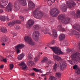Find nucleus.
Segmentation results:
<instances>
[{
    "mask_svg": "<svg viewBox=\"0 0 80 80\" xmlns=\"http://www.w3.org/2000/svg\"><path fill=\"white\" fill-rule=\"evenodd\" d=\"M58 18L59 20L61 21V22L63 24H68L70 22V18H66L65 16L63 14H61L58 17Z\"/></svg>",
    "mask_w": 80,
    "mask_h": 80,
    "instance_id": "obj_1",
    "label": "nucleus"
},
{
    "mask_svg": "<svg viewBox=\"0 0 80 80\" xmlns=\"http://www.w3.org/2000/svg\"><path fill=\"white\" fill-rule=\"evenodd\" d=\"M50 48L54 52V53L58 55H63L64 52L62 51L61 49L58 47H51Z\"/></svg>",
    "mask_w": 80,
    "mask_h": 80,
    "instance_id": "obj_2",
    "label": "nucleus"
},
{
    "mask_svg": "<svg viewBox=\"0 0 80 80\" xmlns=\"http://www.w3.org/2000/svg\"><path fill=\"white\" fill-rule=\"evenodd\" d=\"M59 13L60 11L58 10V8H54L51 9L50 12V14L51 17H56L58 16V15L59 14Z\"/></svg>",
    "mask_w": 80,
    "mask_h": 80,
    "instance_id": "obj_3",
    "label": "nucleus"
},
{
    "mask_svg": "<svg viewBox=\"0 0 80 80\" xmlns=\"http://www.w3.org/2000/svg\"><path fill=\"white\" fill-rule=\"evenodd\" d=\"M33 14L34 17L37 19H41L43 17V13L39 11L35 10L33 12Z\"/></svg>",
    "mask_w": 80,
    "mask_h": 80,
    "instance_id": "obj_4",
    "label": "nucleus"
},
{
    "mask_svg": "<svg viewBox=\"0 0 80 80\" xmlns=\"http://www.w3.org/2000/svg\"><path fill=\"white\" fill-rule=\"evenodd\" d=\"M24 40L28 42L31 45H35V42L32 40V39L30 37L26 36L24 37Z\"/></svg>",
    "mask_w": 80,
    "mask_h": 80,
    "instance_id": "obj_5",
    "label": "nucleus"
},
{
    "mask_svg": "<svg viewBox=\"0 0 80 80\" xmlns=\"http://www.w3.org/2000/svg\"><path fill=\"white\" fill-rule=\"evenodd\" d=\"M58 66L61 70H63L67 68V65L65 62L62 61L59 63Z\"/></svg>",
    "mask_w": 80,
    "mask_h": 80,
    "instance_id": "obj_6",
    "label": "nucleus"
},
{
    "mask_svg": "<svg viewBox=\"0 0 80 80\" xmlns=\"http://www.w3.org/2000/svg\"><path fill=\"white\" fill-rule=\"evenodd\" d=\"M40 35V33L38 31H35L32 34V38L35 41L38 40V37Z\"/></svg>",
    "mask_w": 80,
    "mask_h": 80,
    "instance_id": "obj_7",
    "label": "nucleus"
},
{
    "mask_svg": "<svg viewBox=\"0 0 80 80\" xmlns=\"http://www.w3.org/2000/svg\"><path fill=\"white\" fill-rule=\"evenodd\" d=\"M20 21L19 20H13L12 22H9L8 23V25L9 27H13L15 25H16L17 23H20Z\"/></svg>",
    "mask_w": 80,
    "mask_h": 80,
    "instance_id": "obj_8",
    "label": "nucleus"
},
{
    "mask_svg": "<svg viewBox=\"0 0 80 80\" xmlns=\"http://www.w3.org/2000/svg\"><path fill=\"white\" fill-rule=\"evenodd\" d=\"M8 0H2L0 2V7L2 8H4V6H6L8 4Z\"/></svg>",
    "mask_w": 80,
    "mask_h": 80,
    "instance_id": "obj_9",
    "label": "nucleus"
},
{
    "mask_svg": "<svg viewBox=\"0 0 80 80\" xmlns=\"http://www.w3.org/2000/svg\"><path fill=\"white\" fill-rule=\"evenodd\" d=\"M13 5L11 2H9L6 7V10L8 12H11L12 11Z\"/></svg>",
    "mask_w": 80,
    "mask_h": 80,
    "instance_id": "obj_10",
    "label": "nucleus"
},
{
    "mask_svg": "<svg viewBox=\"0 0 80 80\" xmlns=\"http://www.w3.org/2000/svg\"><path fill=\"white\" fill-rule=\"evenodd\" d=\"M34 24V20H29L28 21V22L26 24V27L28 28H30V27L33 25Z\"/></svg>",
    "mask_w": 80,
    "mask_h": 80,
    "instance_id": "obj_11",
    "label": "nucleus"
},
{
    "mask_svg": "<svg viewBox=\"0 0 80 80\" xmlns=\"http://www.w3.org/2000/svg\"><path fill=\"white\" fill-rule=\"evenodd\" d=\"M19 66H21V67L22 68L23 70H26L28 69L27 66L24 62H22L21 63L18 64Z\"/></svg>",
    "mask_w": 80,
    "mask_h": 80,
    "instance_id": "obj_12",
    "label": "nucleus"
},
{
    "mask_svg": "<svg viewBox=\"0 0 80 80\" xmlns=\"http://www.w3.org/2000/svg\"><path fill=\"white\" fill-rule=\"evenodd\" d=\"M60 7L61 9L63 12H65L67 11V5H65V4H62L60 6Z\"/></svg>",
    "mask_w": 80,
    "mask_h": 80,
    "instance_id": "obj_13",
    "label": "nucleus"
},
{
    "mask_svg": "<svg viewBox=\"0 0 80 80\" xmlns=\"http://www.w3.org/2000/svg\"><path fill=\"white\" fill-rule=\"evenodd\" d=\"M72 33L73 35H74L75 37L78 38L80 37V34H79V32L74 29L72 30Z\"/></svg>",
    "mask_w": 80,
    "mask_h": 80,
    "instance_id": "obj_14",
    "label": "nucleus"
},
{
    "mask_svg": "<svg viewBox=\"0 0 80 80\" xmlns=\"http://www.w3.org/2000/svg\"><path fill=\"white\" fill-rule=\"evenodd\" d=\"M14 8L15 11H18L20 10V5L18 2H15L14 3Z\"/></svg>",
    "mask_w": 80,
    "mask_h": 80,
    "instance_id": "obj_15",
    "label": "nucleus"
},
{
    "mask_svg": "<svg viewBox=\"0 0 80 80\" xmlns=\"http://www.w3.org/2000/svg\"><path fill=\"white\" fill-rule=\"evenodd\" d=\"M2 41V43H7V42H8V44L9 43H10V39H9L7 37L3 38Z\"/></svg>",
    "mask_w": 80,
    "mask_h": 80,
    "instance_id": "obj_16",
    "label": "nucleus"
},
{
    "mask_svg": "<svg viewBox=\"0 0 80 80\" xmlns=\"http://www.w3.org/2000/svg\"><path fill=\"white\" fill-rule=\"evenodd\" d=\"M73 28L79 32H80V26L78 24H74L73 26Z\"/></svg>",
    "mask_w": 80,
    "mask_h": 80,
    "instance_id": "obj_17",
    "label": "nucleus"
},
{
    "mask_svg": "<svg viewBox=\"0 0 80 80\" xmlns=\"http://www.w3.org/2000/svg\"><path fill=\"white\" fill-rule=\"evenodd\" d=\"M28 6L30 8H35V4L31 1H29V2Z\"/></svg>",
    "mask_w": 80,
    "mask_h": 80,
    "instance_id": "obj_18",
    "label": "nucleus"
},
{
    "mask_svg": "<svg viewBox=\"0 0 80 80\" xmlns=\"http://www.w3.org/2000/svg\"><path fill=\"white\" fill-rule=\"evenodd\" d=\"M40 26L38 24H36L34 25L32 27V30H39L41 28Z\"/></svg>",
    "mask_w": 80,
    "mask_h": 80,
    "instance_id": "obj_19",
    "label": "nucleus"
},
{
    "mask_svg": "<svg viewBox=\"0 0 80 80\" xmlns=\"http://www.w3.org/2000/svg\"><path fill=\"white\" fill-rule=\"evenodd\" d=\"M53 33L52 37L54 38H55L57 37V32L56 31V29H54L52 30Z\"/></svg>",
    "mask_w": 80,
    "mask_h": 80,
    "instance_id": "obj_20",
    "label": "nucleus"
},
{
    "mask_svg": "<svg viewBox=\"0 0 80 80\" xmlns=\"http://www.w3.org/2000/svg\"><path fill=\"white\" fill-rule=\"evenodd\" d=\"M65 38V35L63 34H61L59 36V41H62Z\"/></svg>",
    "mask_w": 80,
    "mask_h": 80,
    "instance_id": "obj_21",
    "label": "nucleus"
},
{
    "mask_svg": "<svg viewBox=\"0 0 80 80\" xmlns=\"http://www.w3.org/2000/svg\"><path fill=\"white\" fill-rule=\"evenodd\" d=\"M18 1L23 6H25L27 5L26 0H18Z\"/></svg>",
    "mask_w": 80,
    "mask_h": 80,
    "instance_id": "obj_22",
    "label": "nucleus"
},
{
    "mask_svg": "<svg viewBox=\"0 0 80 80\" xmlns=\"http://www.w3.org/2000/svg\"><path fill=\"white\" fill-rule=\"evenodd\" d=\"M67 3L68 4H69V5H71L73 7H75V3L74 2L73 0H70L68 1L67 2Z\"/></svg>",
    "mask_w": 80,
    "mask_h": 80,
    "instance_id": "obj_23",
    "label": "nucleus"
},
{
    "mask_svg": "<svg viewBox=\"0 0 80 80\" xmlns=\"http://www.w3.org/2000/svg\"><path fill=\"white\" fill-rule=\"evenodd\" d=\"M50 31L49 29L46 28H44L42 30V31L44 33V34H48V33Z\"/></svg>",
    "mask_w": 80,
    "mask_h": 80,
    "instance_id": "obj_24",
    "label": "nucleus"
},
{
    "mask_svg": "<svg viewBox=\"0 0 80 80\" xmlns=\"http://www.w3.org/2000/svg\"><path fill=\"white\" fill-rule=\"evenodd\" d=\"M54 59L56 61H60L61 59L60 57L56 55H54L53 56Z\"/></svg>",
    "mask_w": 80,
    "mask_h": 80,
    "instance_id": "obj_25",
    "label": "nucleus"
},
{
    "mask_svg": "<svg viewBox=\"0 0 80 80\" xmlns=\"http://www.w3.org/2000/svg\"><path fill=\"white\" fill-rule=\"evenodd\" d=\"M25 46L24 45L22 44H18V45L15 47V48H17L19 49H22V48H23Z\"/></svg>",
    "mask_w": 80,
    "mask_h": 80,
    "instance_id": "obj_26",
    "label": "nucleus"
},
{
    "mask_svg": "<svg viewBox=\"0 0 80 80\" xmlns=\"http://www.w3.org/2000/svg\"><path fill=\"white\" fill-rule=\"evenodd\" d=\"M0 31L1 32H2V33H6L7 32V29L6 28L2 27L1 28Z\"/></svg>",
    "mask_w": 80,
    "mask_h": 80,
    "instance_id": "obj_27",
    "label": "nucleus"
},
{
    "mask_svg": "<svg viewBox=\"0 0 80 80\" xmlns=\"http://www.w3.org/2000/svg\"><path fill=\"white\" fill-rule=\"evenodd\" d=\"M24 56H25V54L22 53L18 56V60H22L24 57Z\"/></svg>",
    "mask_w": 80,
    "mask_h": 80,
    "instance_id": "obj_28",
    "label": "nucleus"
},
{
    "mask_svg": "<svg viewBox=\"0 0 80 80\" xmlns=\"http://www.w3.org/2000/svg\"><path fill=\"white\" fill-rule=\"evenodd\" d=\"M6 20V18L5 16H0V20L1 22H5Z\"/></svg>",
    "mask_w": 80,
    "mask_h": 80,
    "instance_id": "obj_29",
    "label": "nucleus"
},
{
    "mask_svg": "<svg viewBox=\"0 0 80 80\" xmlns=\"http://www.w3.org/2000/svg\"><path fill=\"white\" fill-rule=\"evenodd\" d=\"M75 52H74V50H72L71 49H69L68 50V53L71 54L72 53L71 56V59H72V60L73 59H72V57H71V56H72V55H73V54H74V53H75Z\"/></svg>",
    "mask_w": 80,
    "mask_h": 80,
    "instance_id": "obj_30",
    "label": "nucleus"
},
{
    "mask_svg": "<svg viewBox=\"0 0 80 80\" xmlns=\"http://www.w3.org/2000/svg\"><path fill=\"white\" fill-rule=\"evenodd\" d=\"M48 58L46 57H45L43 60H42L41 61V62L42 63H45V62H48Z\"/></svg>",
    "mask_w": 80,
    "mask_h": 80,
    "instance_id": "obj_31",
    "label": "nucleus"
},
{
    "mask_svg": "<svg viewBox=\"0 0 80 80\" xmlns=\"http://www.w3.org/2000/svg\"><path fill=\"white\" fill-rule=\"evenodd\" d=\"M57 65H58V64L57 63V62H55L53 67V69L54 72L56 71L57 68Z\"/></svg>",
    "mask_w": 80,
    "mask_h": 80,
    "instance_id": "obj_32",
    "label": "nucleus"
},
{
    "mask_svg": "<svg viewBox=\"0 0 80 80\" xmlns=\"http://www.w3.org/2000/svg\"><path fill=\"white\" fill-rule=\"evenodd\" d=\"M68 44V42L67 41H64L63 42L61 43V45H63V46H65V45H67Z\"/></svg>",
    "mask_w": 80,
    "mask_h": 80,
    "instance_id": "obj_33",
    "label": "nucleus"
},
{
    "mask_svg": "<svg viewBox=\"0 0 80 80\" xmlns=\"http://www.w3.org/2000/svg\"><path fill=\"white\" fill-rule=\"evenodd\" d=\"M40 55H38V56H37L34 58V60L35 62H38L40 58Z\"/></svg>",
    "mask_w": 80,
    "mask_h": 80,
    "instance_id": "obj_34",
    "label": "nucleus"
},
{
    "mask_svg": "<svg viewBox=\"0 0 80 80\" xmlns=\"http://www.w3.org/2000/svg\"><path fill=\"white\" fill-rule=\"evenodd\" d=\"M76 16L77 17H78V18H80V11L78 10L77 11L76 14Z\"/></svg>",
    "mask_w": 80,
    "mask_h": 80,
    "instance_id": "obj_35",
    "label": "nucleus"
},
{
    "mask_svg": "<svg viewBox=\"0 0 80 80\" xmlns=\"http://www.w3.org/2000/svg\"><path fill=\"white\" fill-rule=\"evenodd\" d=\"M56 75L58 78H61V73L60 72H57L56 74Z\"/></svg>",
    "mask_w": 80,
    "mask_h": 80,
    "instance_id": "obj_36",
    "label": "nucleus"
},
{
    "mask_svg": "<svg viewBox=\"0 0 80 80\" xmlns=\"http://www.w3.org/2000/svg\"><path fill=\"white\" fill-rule=\"evenodd\" d=\"M49 80H57V78L53 76H50Z\"/></svg>",
    "mask_w": 80,
    "mask_h": 80,
    "instance_id": "obj_37",
    "label": "nucleus"
},
{
    "mask_svg": "<svg viewBox=\"0 0 80 80\" xmlns=\"http://www.w3.org/2000/svg\"><path fill=\"white\" fill-rule=\"evenodd\" d=\"M76 73L78 75H80V68H77L76 69Z\"/></svg>",
    "mask_w": 80,
    "mask_h": 80,
    "instance_id": "obj_38",
    "label": "nucleus"
},
{
    "mask_svg": "<svg viewBox=\"0 0 80 80\" xmlns=\"http://www.w3.org/2000/svg\"><path fill=\"white\" fill-rule=\"evenodd\" d=\"M62 25H58V26L57 28V29L59 31H60V30H62Z\"/></svg>",
    "mask_w": 80,
    "mask_h": 80,
    "instance_id": "obj_39",
    "label": "nucleus"
},
{
    "mask_svg": "<svg viewBox=\"0 0 80 80\" xmlns=\"http://www.w3.org/2000/svg\"><path fill=\"white\" fill-rule=\"evenodd\" d=\"M32 69L33 70L36 72H40V69H38L35 68H33Z\"/></svg>",
    "mask_w": 80,
    "mask_h": 80,
    "instance_id": "obj_40",
    "label": "nucleus"
},
{
    "mask_svg": "<svg viewBox=\"0 0 80 80\" xmlns=\"http://www.w3.org/2000/svg\"><path fill=\"white\" fill-rule=\"evenodd\" d=\"M14 28L16 30H18V29H20V27L19 26H14Z\"/></svg>",
    "mask_w": 80,
    "mask_h": 80,
    "instance_id": "obj_41",
    "label": "nucleus"
},
{
    "mask_svg": "<svg viewBox=\"0 0 80 80\" xmlns=\"http://www.w3.org/2000/svg\"><path fill=\"white\" fill-rule=\"evenodd\" d=\"M48 3L49 5H52V2L50 0H48Z\"/></svg>",
    "mask_w": 80,
    "mask_h": 80,
    "instance_id": "obj_42",
    "label": "nucleus"
},
{
    "mask_svg": "<svg viewBox=\"0 0 80 80\" xmlns=\"http://www.w3.org/2000/svg\"><path fill=\"white\" fill-rule=\"evenodd\" d=\"M10 67L11 70H12V69L13 68V67H14L13 64H11L10 65Z\"/></svg>",
    "mask_w": 80,
    "mask_h": 80,
    "instance_id": "obj_43",
    "label": "nucleus"
},
{
    "mask_svg": "<svg viewBox=\"0 0 80 80\" xmlns=\"http://www.w3.org/2000/svg\"><path fill=\"white\" fill-rule=\"evenodd\" d=\"M15 48L16 49L17 54L19 53H20V49L18 48Z\"/></svg>",
    "mask_w": 80,
    "mask_h": 80,
    "instance_id": "obj_44",
    "label": "nucleus"
},
{
    "mask_svg": "<svg viewBox=\"0 0 80 80\" xmlns=\"http://www.w3.org/2000/svg\"><path fill=\"white\" fill-rule=\"evenodd\" d=\"M28 62L29 63H30V64H31V65H33L34 64V62H33V61H29Z\"/></svg>",
    "mask_w": 80,
    "mask_h": 80,
    "instance_id": "obj_45",
    "label": "nucleus"
},
{
    "mask_svg": "<svg viewBox=\"0 0 80 80\" xmlns=\"http://www.w3.org/2000/svg\"><path fill=\"white\" fill-rule=\"evenodd\" d=\"M77 67H78V66L77 65H75L73 66V69H74L75 70L76 68H77Z\"/></svg>",
    "mask_w": 80,
    "mask_h": 80,
    "instance_id": "obj_46",
    "label": "nucleus"
},
{
    "mask_svg": "<svg viewBox=\"0 0 80 80\" xmlns=\"http://www.w3.org/2000/svg\"><path fill=\"white\" fill-rule=\"evenodd\" d=\"M19 17L20 19H22V21H23V20H24V17L22 16H20Z\"/></svg>",
    "mask_w": 80,
    "mask_h": 80,
    "instance_id": "obj_47",
    "label": "nucleus"
},
{
    "mask_svg": "<svg viewBox=\"0 0 80 80\" xmlns=\"http://www.w3.org/2000/svg\"><path fill=\"white\" fill-rule=\"evenodd\" d=\"M4 58L3 57V56H1L0 57V61H1V62H3V60Z\"/></svg>",
    "mask_w": 80,
    "mask_h": 80,
    "instance_id": "obj_48",
    "label": "nucleus"
},
{
    "mask_svg": "<svg viewBox=\"0 0 80 80\" xmlns=\"http://www.w3.org/2000/svg\"><path fill=\"white\" fill-rule=\"evenodd\" d=\"M67 5L68 8H72V6L70 5L71 4H68L67 3Z\"/></svg>",
    "mask_w": 80,
    "mask_h": 80,
    "instance_id": "obj_49",
    "label": "nucleus"
},
{
    "mask_svg": "<svg viewBox=\"0 0 80 80\" xmlns=\"http://www.w3.org/2000/svg\"><path fill=\"white\" fill-rule=\"evenodd\" d=\"M70 15H72L75 14V13L72 11H71L70 12Z\"/></svg>",
    "mask_w": 80,
    "mask_h": 80,
    "instance_id": "obj_50",
    "label": "nucleus"
},
{
    "mask_svg": "<svg viewBox=\"0 0 80 80\" xmlns=\"http://www.w3.org/2000/svg\"><path fill=\"white\" fill-rule=\"evenodd\" d=\"M51 43V44H52L53 45V44H54V43H55V41L53 40Z\"/></svg>",
    "mask_w": 80,
    "mask_h": 80,
    "instance_id": "obj_51",
    "label": "nucleus"
},
{
    "mask_svg": "<svg viewBox=\"0 0 80 80\" xmlns=\"http://www.w3.org/2000/svg\"><path fill=\"white\" fill-rule=\"evenodd\" d=\"M3 62H5V63H7V59H3Z\"/></svg>",
    "mask_w": 80,
    "mask_h": 80,
    "instance_id": "obj_52",
    "label": "nucleus"
},
{
    "mask_svg": "<svg viewBox=\"0 0 80 80\" xmlns=\"http://www.w3.org/2000/svg\"><path fill=\"white\" fill-rule=\"evenodd\" d=\"M62 32H65V29L64 28H62L61 30Z\"/></svg>",
    "mask_w": 80,
    "mask_h": 80,
    "instance_id": "obj_53",
    "label": "nucleus"
},
{
    "mask_svg": "<svg viewBox=\"0 0 80 80\" xmlns=\"http://www.w3.org/2000/svg\"><path fill=\"white\" fill-rule=\"evenodd\" d=\"M3 67H4V65H2L0 66V68H3Z\"/></svg>",
    "mask_w": 80,
    "mask_h": 80,
    "instance_id": "obj_54",
    "label": "nucleus"
},
{
    "mask_svg": "<svg viewBox=\"0 0 80 80\" xmlns=\"http://www.w3.org/2000/svg\"><path fill=\"white\" fill-rule=\"evenodd\" d=\"M30 75H31V76H34V75H35V73H34V72H33L30 74Z\"/></svg>",
    "mask_w": 80,
    "mask_h": 80,
    "instance_id": "obj_55",
    "label": "nucleus"
},
{
    "mask_svg": "<svg viewBox=\"0 0 80 80\" xmlns=\"http://www.w3.org/2000/svg\"><path fill=\"white\" fill-rule=\"evenodd\" d=\"M55 0H51V1L52 2V3H54V2H55Z\"/></svg>",
    "mask_w": 80,
    "mask_h": 80,
    "instance_id": "obj_56",
    "label": "nucleus"
},
{
    "mask_svg": "<svg viewBox=\"0 0 80 80\" xmlns=\"http://www.w3.org/2000/svg\"><path fill=\"white\" fill-rule=\"evenodd\" d=\"M3 12V10L2 9H0V13H1L2 12Z\"/></svg>",
    "mask_w": 80,
    "mask_h": 80,
    "instance_id": "obj_57",
    "label": "nucleus"
},
{
    "mask_svg": "<svg viewBox=\"0 0 80 80\" xmlns=\"http://www.w3.org/2000/svg\"><path fill=\"white\" fill-rule=\"evenodd\" d=\"M28 58L29 59H32V57L31 56H29L28 57Z\"/></svg>",
    "mask_w": 80,
    "mask_h": 80,
    "instance_id": "obj_58",
    "label": "nucleus"
},
{
    "mask_svg": "<svg viewBox=\"0 0 80 80\" xmlns=\"http://www.w3.org/2000/svg\"><path fill=\"white\" fill-rule=\"evenodd\" d=\"M49 35H50V36H52V34H51V33L49 32V31L48 32V33Z\"/></svg>",
    "mask_w": 80,
    "mask_h": 80,
    "instance_id": "obj_59",
    "label": "nucleus"
},
{
    "mask_svg": "<svg viewBox=\"0 0 80 80\" xmlns=\"http://www.w3.org/2000/svg\"><path fill=\"white\" fill-rule=\"evenodd\" d=\"M17 34H13V37H14L15 36H17Z\"/></svg>",
    "mask_w": 80,
    "mask_h": 80,
    "instance_id": "obj_60",
    "label": "nucleus"
},
{
    "mask_svg": "<svg viewBox=\"0 0 80 80\" xmlns=\"http://www.w3.org/2000/svg\"><path fill=\"white\" fill-rule=\"evenodd\" d=\"M2 46H5V44L4 43H2Z\"/></svg>",
    "mask_w": 80,
    "mask_h": 80,
    "instance_id": "obj_61",
    "label": "nucleus"
},
{
    "mask_svg": "<svg viewBox=\"0 0 80 80\" xmlns=\"http://www.w3.org/2000/svg\"><path fill=\"white\" fill-rule=\"evenodd\" d=\"M48 0H44V2H47Z\"/></svg>",
    "mask_w": 80,
    "mask_h": 80,
    "instance_id": "obj_62",
    "label": "nucleus"
},
{
    "mask_svg": "<svg viewBox=\"0 0 80 80\" xmlns=\"http://www.w3.org/2000/svg\"><path fill=\"white\" fill-rule=\"evenodd\" d=\"M44 80H47V78H46V77H45L44 78Z\"/></svg>",
    "mask_w": 80,
    "mask_h": 80,
    "instance_id": "obj_63",
    "label": "nucleus"
},
{
    "mask_svg": "<svg viewBox=\"0 0 80 80\" xmlns=\"http://www.w3.org/2000/svg\"><path fill=\"white\" fill-rule=\"evenodd\" d=\"M48 63H52V62H49V61H48Z\"/></svg>",
    "mask_w": 80,
    "mask_h": 80,
    "instance_id": "obj_64",
    "label": "nucleus"
}]
</instances>
